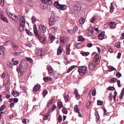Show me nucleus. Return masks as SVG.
Masks as SVG:
<instances>
[{
    "mask_svg": "<svg viewBox=\"0 0 124 124\" xmlns=\"http://www.w3.org/2000/svg\"><path fill=\"white\" fill-rule=\"evenodd\" d=\"M27 61L25 60H22L19 67L16 68V70L18 73L22 72V71L25 72L27 68Z\"/></svg>",
    "mask_w": 124,
    "mask_h": 124,
    "instance_id": "f257e3e1",
    "label": "nucleus"
},
{
    "mask_svg": "<svg viewBox=\"0 0 124 124\" xmlns=\"http://www.w3.org/2000/svg\"><path fill=\"white\" fill-rule=\"evenodd\" d=\"M34 33L36 36L38 38V39L40 42L43 44H44L46 40V38L44 37L41 36L39 34L37 30L36 27H34Z\"/></svg>",
    "mask_w": 124,
    "mask_h": 124,
    "instance_id": "f03ea898",
    "label": "nucleus"
},
{
    "mask_svg": "<svg viewBox=\"0 0 124 124\" xmlns=\"http://www.w3.org/2000/svg\"><path fill=\"white\" fill-rule=\"evenodd\" d=\"M78 72L80 75L82 76L86 73L87 71V67L85 66H81L79 67Z\"/></svg>",
    "mask_w": 124,
    "mask_h": 124,
    "instance_id": "7ed1b4c3",
    "label": "nucleus"
},
{
    "mask_svg": "<svg viewBox=\"0 0 124 124\" xmlns=\"http://www.w3.org/2000/svg\"><path fill=\"white\" fill-rule=\"evenodd\" d=\"M7 14L8 16L14 21H17L18 20L19 18L15 14H12L8 10H7Z\"/></svg>",
    "mask_w": 124,
    "mask_h": 124,
    "instance_id": "20e7f679",
    "label": "nucleus"
},
{
    "mask_svg": "<svg viewBox=\"0 0 124 124\" xmlns=\"http://www.w3.org/2000/svg\"><path fill=\"white\" fill-rule=\"evenodd\" d=\"M57 19L54 16V14H52L49 20V25L50 26H52L55 23Z\"/></svg>",
    "mask_w": 124,
    "mask_h": 124,
    "instance_id": "39448f33",
    "label": "nucleus"
},
{
    "mask_svg": "<svg viewBox=\"0 0 124 124\" xmlns=\"http://www.w3.org/2000/svg\"><path fill=\"white\" fill-rule=\"evenodd\" d=\"M43 4L42 5L44 7L45 6L44 8H46L48 7L47 4L51 5L52 3L51 0H41Z\"/></svg>",
    "mask_w": 124,
    "mask_h": 124,
    "instance_id": "423d86ee",
    "label": "nucleus"
},
{
    "mask_svg": "<svg viewBox=\"0 0 124 124\" xmlns=\"http://www.w3.org/2000/svg\"><path fill=\"white\" fill-rule=\"evenodd\" d=\"M35 52L36 54L38 56L42 57L44 54V51L41 49L37 48L35 50Z\"/></svg>",
    "mask_w": 124,
    "mask_h": 124,
    "instance_id": "0eeeda50",
    "label": "nucleus"
},
{
    "mask_svg": "<svg viewBox=\"0 0 124 124\" xmlns=\"http://www.w3.org/2000/svg\"><path fill=\"white\" fill-rule=\"evenodd\" d=\"M25 20L24 18V17L22 16L19 19V24H23L25 25Z\"/></svg>",
    "mask_w": 124,
    "mask_h": 124,
    "instance_id": "6e6552de",
    "label": "nucleus"
},
{
    "mask_svg": "<svg viewBox=\"0 0 124 124\" xmlns=\"http://www.w3.org/2000/svg\"><path fill=\"white\" fill-rule=\"evenodd\" d=\"M54 5L57 8L62 10V5L59 4L58 1L55 2H54Z\"/></svg>",
    "mask_w": 124,
    "mask_h": 124,
    "instance_id": "1a4fd4ad",
    "label": "nucleus"
},
{
    "mask_svg": "<svg viewBox=\"0 0 124 124\" xmlns=\"http://www.w3.org/2000/svg\"><path fill=\"white\" fill-rule=\"evenodd\" d=\"M39 29L40 31L43 32H44L46 31V29L45 27L42 24H40L39 26Z\"/></svg>",
    "mask_w": 124,
    "mask_h": 124,
    "instance_id": "9d476101",
    "label": "nucleus"
},
{
    "mask_svg": "<svg viewBox=\"0 0 124 124\" xmlns=\"http://www.w3.org/2000/svg\"><path fill=\"white\" fill-rule=\"evenodd\" d=\"M74 92L76 99L77 100H79L80 98V95L79 94L77 89H75V90L74 91Z\"/></svg>",
    "mask_w": 124,
    "mask_h": 124,
    "instance_id": "9b49d317",
    "label": "nucleus"
},
{
    "mask_svg": "<svg viewBox=\"0 0 124 124\" xmlns=\"http://www.w3.org/2000/svg\"><path fill=\"white\" fill-rule=\"evenodd\" d=\"M88 35L89 36H91L92 35L93 32V29L92 27H89L88 28Z\"/></svg>",
    "mask_w": 124,
    "mask_h": 124,
    "instance_id": "f8f14e48",
    "label": "nucleus"
},
{
    "mask_svg": "<svg viewBox=\"0 0 124 124\" xmlns=\"http://www.w3.org/2000/svg\"><path fill=\"white\" fill-rule=\"evenodd\" d=\"M70 45L69 44L66 47V54L67 55H69L70 54Z\"/></svg>",
    "mask_w": 124,
    "mask_h": 124,
    "instance_id": "ddd939ff",
    "label": "nucleus"
},
{
    "mask_svg": "<svg viewBox=\"0 0 124 124\" xmlns=\"http://www.w3.org/2000/svg\"><path fill=\"white\" fill-rule=\"evenodd\" d=\"M64 100L65 102H68V101L69 99V94L65 93L64 94Z\"/></svg>",
    "mask_w": 124,
    "mask_h": 124,
    "instance_id": "4468645a",
    "label": "nucleus"
},
{
    "mask_svg": "<svg viewBox=\"0 0 124 124\" xmlns=\"http://www.w3.org/2000/svg\"><path fill=\"white\" fill-rule=\"evenodd\" d=\"M74 9L76 10H79L81 9V5L79 4H76L74 6Z\"/></svg>",
    "mask_w": 124,
    "mask_h": 124,
    "instance_id": "2eb2a0df",
    "label": "nucleus"
},
{
    "mask_svg": "<svg viewBox=\"0 0 124 124\" xmlns=\"http://www.w3.org/2000/svg\"><path fill=\"white\" fill-rule=\"evenodd\" d=\"M104 34V32H102L99 34L98 37L100 39L102 40L103 39Z\"/></svg>",
    "mask_w": 124,
    "mask_h": 124,
    "instance_id": "dca6fc26",
    "label": "nucleus"
},
{
    "mask_svg": "<svg viewBox=\"0 0 124 124\" xmlns=\"http://www.w3.org/2000/svg\"><path fill=\"white\" fill-rule=\"evenodd\" d=\"M27 3L29 6L32 7L33 6L34 3L32 0H27Z\"/></svg>",
    "mask_w": 124,
    "mask_h": 124,
    "instance_id": "f3484780",
    "label": "nucleus"
},
{
    "mask_svg": "<svg viewBox=\"0 0 124 124\" xmlns=\"http://www.w3.org/2000/svg\"><path fill=\"white\" fill-rule=\"evenodd\" d=\"M89 69L90 70H92L95 68V65L92 63H90L88 65Z\"/></svg>",
    "mask_w": 124,
    "mask_h": 124,
    "instance_id": "a211bd4d",
    "label": "nucleus"
},
{
    "mask_svg": "<svg viewBox=\"0 0 124 124\" xmlns=\"http://www.w3.org/2000/svg\"><path fill=\"white\" fill-rule=\"evenodd\" d=\"M11 94L14 96L15 97H17L19 95V93L18 92L15 91L13 90L11 92Z\"/></svg>",
    "mask_w": 124,
    "mask_h": 124,
    "instance_id": "6ab92c4d",
    "label": "nucleus"
},
{
    "mask_svg": "<svg viewBox=\"0 0 124 124\" xmlns=\"http://www.w3.org/2000/svg\"><path fill=\"white\" fill-rule=\"evenodd\" d=\"M99 56L98 55L96 54L93 58V61L94 62H97L99 59Z\"/></svg>",
    "mask_w": 124,
    "mask_h": 124,
    "instance_id": "aec40b11",
    "label": "nucleus"
},
{
    "mask_svg": "<svg viewBox=\"0 0 124 124\" xmlns=\"http://www.w3.org/2000/svg\"><path fill=\"white\" fill-rule=\"evenodd\" d=\"M114 22H111L109 24L110 25V27L111 29H113L115 28L116 26L115 24L114 23Z\"/></svg>",
    "mask_w": 124,
    "mask_h": 124,
    "instance_id": "412c9836",
    "label": "nucleus"
},
{
    "mask_svg": "<svg viewBox=\"0 0 124 124\" xmlns=\"http://www.w3.org/2000/svg\"><path fill=\"white\" fill-rule=\"evenodd\" d=\"M40 87V85L38 84L35 85L33 88L34 92H36L39 89Z\"/></svg>",
    "mask_w": 124,
    "mask_h": 124,
    "instance_id": "4be33fe9",
    "label": "nucleus"
},
{
    "mask_svg": "<svg viewBox=\"0 0 124 124\" xmlns=\"http://www.w3.org/2000/svg\"><path fill=\"white\" fill-rule=\"evenodd\" d=\"M25 25L23 24H20L18 27L19 30L21 31H23L24 29Z\"/></svg>",
    "mask_w": 124,
    "mask_h": 124,
    "instance_id": "5701e85b",
    "label": "nucleus"
},
{
    "mask_svg": "<svg viewBox=\"0 0 124 124\" xmlns=\"http://www.w3.org/2000/svg\"><path fill=\"white\" fill-rule=\"evenodd\" d=\"M0 18L3 21H4L7 23H8V21L6 17L2 14H1Z\"/></svg>",
    "mask_w": 124,
    "mask_h": 124,
    "instance_id": "b1692460",
    "label": "nucleus"
},
{
    "mask_svg": "<svg viewBox=\"0 0 124 124\" xmlns=\"http://www.w3.org/2000/svg\"><path fill=\"white\" fill-rule=\"evenodd\" d=\"M62 51L61 46H59L57 50V55H60Z\"/></svg>",
    "mask_w": 124,
    "mask_h": 124,
    "instance_id": "393cba45",
    "label": "nucleus"
},
{
    "mask_svg": "<svg viewBox=\"0 0 124 124\" xmlns=\"http://www.w3.org/2000/svg\"><path fill=\"white\" fill-rule=\"evenodd\" d=\"M47 68L48 69V72L49 74L52 73H53V70L51 66H48Z\"/></svg>",
    "mask_w": 124,
    "mask_h": 124,
    "instance_id": "a878e982",
    "label": "nucleus"
},
{
    "mask_svg": "<svg viewBox=\"0 0 124 124\" xmlns=\"http://www.w3.org/2000/svg\"><path fill=\"white\" fill-rule=\"evenodd\" d=\"M77 66L76 65H73L70 67L68 70L67 72L68 73H69L70 71H71L73 69L75 68V67Z\"/></svg>",
    "mask_w": 124,
    "mask_h": 124,
    "instance_id": "bb28decb",
    "label": "nucleus"
},
{
    "mask_svg": "<svg viewBox=\"0 0 124 124\" xmlns=\"http://www.w3.org/2000/svg\"><path fill=\"white\" fill-rule=\"evenodd\" d=\"M117 80V79L116 78H114L108 80L109 82L110 83H115Z\"/></svg>",
    "mask_w": 124,
    "mask_h": 124,
    "instance_id": "cd10ccee",
    "label": "nucleus"
},
{
    "mask_svg": "<svg viewBox=\"0 0 124 124\" xmlns=\"http://www.w3.org/2000/svg\"><path fill=\"white\" fill-rule=\"evenodd\" d=\"M43 79L45 81L47 82L49 80H51L52 79L50 77H44Z\"/></svg>",
    "mask_w": 124,
    "mask_h": 124,
    "instance_id": "c85d7f7f",
    "label": "nucleus"
},
{
    "mask_svg": "<svg viewBox=\"0 0 124 124\" xmlns=\"http://www.w3.org/2000/svg\"><path fill=\"white\" fill-rule=\"evenodd\" d=\"M67 40V38L66 36H64L62 37V43H63L64 44H66V41Z\"/></svg>",
    "mask_w": 124,
    "mask_h": 124,
    "instance_id": "c756f323",
    "label": "nucleus"
},
{
    "mask_svg": "<svg viewBox=\"0 0 124 124\" xmlns=\"http://www.w3.org/2000/svg\"><path fill=\"white\" fill-rule=\"evenodd\" d=\"M108 71L109 72H111L113 71L116 70V69L114 67L111 66H110L108 67Z\"/></svg>",
    "mask_w": 124,
    "mask_h": 124,
    "instance_id": "7c9ffc66",
    "label": "nucleus"
},
{
    "mask_svg": "<svg viewBox=\"0 0 124 124\" xmlns=\"http://www.w3.org/2000/svg\"><path fill=\"white\" fill-rule=\"evenodd\" d=\"M49 36L50 40L52 41L51 43H52L55 39V37L52 34H50L49 35Z\"/></svg>",
    "mask_w": 124,
    "mask_h": 124,
    "instance_id": "2f4dec72",
    "label": "nucleus"
},
{
    "mask_svg": "<svg viewBox=\"0 0 124 124\" xmlns=\"http://www.w3.org/2000/svg\"><path fill=\"white\" fill-rule=\"evenodd\" d=\"M74 111L76 113H79V111L78 108V106L77 105H76L74 107Z\"/></svg>",
    "mask_w": 124,
    "mask_h": 124,
    "instance_id": "473e14b6",
    "label": "nucleus"
},
{
    "mask_svg": "<svg viewBox=\"0 0 124 124\" xmlns=\"http://www.w3.org/2000/svg\"><path fill=\"white\" fill-rule=\"evenodd\" d=\"M57 106L58 108L60 109L62 108V102L59 101L57 103Z\"/></svg>",
    "mask_w": 124,
    "mask_h": 124,
    "instance_id": "72a5a7b5",
    "label": "nucleus"
},
{
    "mask_svg": "<svg viewBox=\"0 0 124 124\" xmlns=\"http://www.w3.org/2000/svg\"><path fill=\"white\" fill-rule=\"evenodd\" d=\"M85 19L82 18L79 20V22L81 24H83L85 22Z\"/></svg>",
    "mask_w": 124,
    "mask_h": 124,
    "instance_id": "f704fd0d",
    "label": "nucleus"
},
{
    "mask_svg": "<svg viewBox=\"0 0 124 124\" xmlns=\"http://www.w3.org/2000/svg\"><path fill=\"white\" fill-rule=\"evenodd\" d=\"M78 41H80L82 42L84 41L85 40V39L81 36H79L78 37Z\"/></svg>",
    "mask_w": 124,
    "mask_h": 124,
    "instance_id": "c9c22d12",
    "label": "nucleus"
},
{
    "mask_svg": "<svg viewBox=\"0 0 124 124\" xmlns=\"http://www.w3.org/2000/svg\"><path fill=\"white\" fill-rule=\"evenodd\" d=\"M95 115L96 117V121L98 122L99 119V115L98 112H96Z\"/></svg>",
    "mask_w": 124,
    "mask_h": 124,
    "instance_id": "e433bc0d",
    "label": "nucleus"
},
{
    "mask_svg": "<svg viewBox=\"0 0 124 124\" xmlns=\"http://www.w3.org/2000/svg\"><path fill=\"white\" fill-rule=\"evenodd\" d=\"M81 54H82L83 56H87L89 54V53L88 52H81Z\"/></svg>",
    "mask_w": 124,
    "mask_h": 124,
    "instance_id": "4c0bfd02",
    "label": "nucleus"
},
{
    "mask_svg": "<svg viewBox=\"0 0 124 124\" xmlns=\"http://www.w3.org/2000/svg\"><path fill=\"white\" fill-rule=\"evenodd\" d=\"M68 111L66 108H62V113L66 115L68 113Z\"/></svg>",
    "mask_w": 124,
    "mask_h": 124,
    "instance_id": "58836bf2",
    "label": "nucleus"
},
{
    "mask_svg": "<svg viewBox=\"0 0 124 124\" xmlns=\"http://www.w3.org/2000/svg\"><path fill=\"white\" fill-rule=\"evenodd\" d=\"M97 18L96 16L92 17L91 19L90 22L92 23H94L95 20Z\"/></svg>",
    "mask_w": 124,
    "mask_h": 124,
    "instance_id": "ea45409f",
    "label": "nucleus"
},
{
    "mask_svg": "<svg viewBox=\"0 0 124 124\" xmlns=\"http://www.w3.org/2000/svg\"><path fill=\"white\" fill-rule=\"evenodd\" d=\"M111 6L110 7V12L112 13L113 12L114 9V8L113 6V4L112 3H111Z\"/></svg>",
    "mask_w": 124,
    "mask_h": 124,
    "instance_id": "a19ab883",
    "label": "nucleus"
},
{
    "mask_svg": "<svg viewBox=\"0 0 124 124\" xmlns=\"http://www.w3.org/2000/svg\"><path fill=\"white\" fill-rule=\"evenodd\" d=\"M115 46L118 48H119L120 46V43L118 42L116 43L115 44Z\"/></svg>",
    "mask_w": 124,
    "mask_h": 124,
    "instance_id": "79ce46f5",
    "label": "nucleus"
},
{
    "mask_svg": "<svg viewBox=\"0 0 124 124\" xmlns=\"http://www.w3.org/2000/svg\"><path fill=\"white\" fill-rule=\"evenodd\" d=\"M32 22L33 23H34L37 20V19L36 17L34 16H33L32 18Z\"/></svg>",
    "mask_w": 124,
    "mask_h": 124,
    "instance_id": "37998d69",
    "label": "nucleus"
},
{
    "mask_svg": "<svg viewBox=\"0 0 124 124\" xmlns=\"http://www.w3.org/2000/svg\"><path fill=\"white\" fill-rule=\"evenodd\" d=\"M7 65L10 68H12V65L11 62H8L7 63Z\"/></svg>",
    "mask_w": 124,
    "mask_h": 124,
    "instance_id": "c03bdc74",
    "label": "nucleus"
},
{
    "mask_svg": "<svg viewBox=\"0 0 124 124\" xmlns=\"http://www.w3.org/2000/svg\"><path fill=\"white\" fill-rule=\"evenodd\" d=\"M6 106L5 105H2L0 108V111H2L5 109Z\"/></svg>",
    "mask_w": 124,
    "mask_h": 124,
    "instance_id": "a18cd8bd",
    "label": "nucleus"
},
{
    "mask_svg": "<svg viewBox=\"0 0 124 124\" xmlns=\"http://www.w3.org/2000/svg\"><path fill=\"white\" fill-rule=\"evenodd\" d=\"M73 32H74V34L78 30V27L75 26L72 29Z\"/></svg>",
    "mask_w": 124,
    "mask_h": 124,
    "instance_id": "49530a36",
    "label": "nucleus"
},
{
    "mask_svg": "<svg viewBox=\"0 0 124 124\" xmlns=\"http://www.w3.org/2000/svg\"><path fill=\"white\" fill-rule=\"evenodd\" d=\"M108 90H114L115 89V87L113 86H110L108 87V88L107 89Z\"/></svg>",
    "mask_w": 124,
    "mask_h": 124,
    "instance_id": "de8ad7c7",
    "label": "nucleus"
},
{
    "mask_svg": "<svg viewBox=\"0 0 124 124\" xmlns=\"http://www.w3.org/2000/svg\"><path fill=\"white\" fill-rule=\"evenodd\" d=\"M25 31L29 35L32 36V33L30 31L28 30L27 29H26Z\"/></svg>",
    "mask_w": 124,
    "mask_h": 124,
    "instance_id": "09e8293b",
    "label": "nucleus"
},
{
    "mask_svg": "<svg viewBox=\"0 0 124 124\" xmlns=\"http://www.w3.org/2000/svg\"><path fill=\"white\" fill-rule=\"evenodd\" d=\"M121 76V73L119 72H117L116 73V77L117 78H119Z\"/></svg>",
    "mask_w": 124,
    "mask_h": 124,
    "instance_id": "8fccbe9b",
    "label": "nucleus"
},
{
    "mask_svg": "<svg viewBox=\"0 0 124 124\" xmlns=\"http://www.w3.org/2000/svg\"><path fill=\"white\" fill-rule=\"evenodd\" d=\"M77 48L78 49H80L82 47V45L80 43H78L76 45Z\"/></svg>",
    "mask_w": 124,
    "mask_h": 124,
    "instance_id": "3c124183",
    "label": "nucleus"
},
{
    "mask_svg": "<svg viewBox=\"0 0 124 124\" xmlns=\"http://www.w3.org/2000/svg\"><path fill=\"white\" fill-rule=\"evenodd\" d=\"M96 93V90L95 89H93L92 93V95L93 96H95Z\"/></svg>",
    "mask_w": 124,
    "mask_h": 124,
    "instance_id": "603ef678",
    "label": "nucleus"
},
{
    "mask_svg": "<svg viewBox=\"0 0 124 124\" xmlns=\"http://www.w3.org/2000/svg\"><path fill=\"white\" fill-rule=\"evenodd\" d=\"M68 31L70 33L73 34H74L73 29H69L68 30Z\"/></svg>",
    "mask_w": 124,
    "mask_h": 124,
    "instance_id": "864d4df0",
    "label": "nucleus"
},
{
    "mask_svg": "<svg viewBox=\"0 0 124 124\" xmlns=\"http://www.w3.org/2000/svg\"><path fill=\"white\" fill-rule=\"evenodd\" d=\"M4 5V0H0V5L3 6Z\"/></svg>",
    "mask_w": 124,
    "mask_h": 124,
    "instance_id": "5fc2aeb1",
    "label": "nucleus"
},
{
    "mask_svg": "<svg viewBox=\"0 0 124 124\" xmlns=\"http://www.w3.org/2000/svg\"><path fill=\"white\" fill-rule=\"evenodd\" d=\"M47 92L46 90H44L43 92V95L45 96L47 94Z\"/></svg>",
    "mask_w": 124,
    "mask_h": 124,
    "instance_id": "6e6d98bb",
    "label": "nucleus"
},
{
    "mask_svg": "<svg viewBox=\"0 0 124 124\" xmlns=\"http://www.w3.org/2000/svg\"><path fill=\"white\" fill-rule=\"evenodd\" d=\"M68 62V59L67 58H65L64 60V63L66 64L67 65V62Z\"/></svg>",
    "mask_w": 124,
    "mask_h": 124,
    "instance_id": "4d7b16f0",
    "label": "nucleus"
},
{
    "mask_svg": "<svg viewBox=\"0 0 124 124\" xmlns=\"http://www.w3.org/2000/svg\"><path fill=\"white\" fill-rule=\"evenodd\" d=\"M103 102L102 101L98 100L97 101V104L98 105H102Z\"/></svg>",
    "mask_w": 124,
    "mask_h": 124,
    "instance_id": "13d9d810",
    "label": "nucleus"
},
{
    "mask_svg": "<svg viewBox=\"0 0 124 124\" xmlns=\"http://www.w3.org/2000/svg\"><path fill=\"white\" fill-rule=\"evenodd\" d=\"M12 46L14 48V50H16L18 48L17 46L14 43L12 45Z\"/></svg>",
    "mask_w": 124,
    "mask_h": 124,
    "instance_id": "bf43d9fd",
    "label": "nucleus"
},
{
    "mask_svg": "<svg viewBox=\"0 0 124 124\" xmlns=\"http://www.w3.org/2000/svg\"><path fill=\"white\" fill-rule=\"evenodd\" d=\"M26 58L27 60L29 61L31 63L32 62V60L31 58L26 57Z\"/></svg>",
    "mask_w": 124,
    "mask_h": 124,
    "instance_id": "052dcab7",
    "label": "nucleus"
},
{
    "mask_svg": "<svg viewBox=\"0 0 124 124\" xmlns=\"http://www.w3.org/2000/svg\"><path fill=\"white\" fill-rule=\"evenodd\" d=\"M62 117L60 115V116H59L58 118V122L60 123L62 121Z\"/></svg>",
    "mask_w": 124,
    "mask_h": 124,
    "instance_id": "680f3d73",
    "label": "nucleus"
},
{
    "mask_svg": "<svg viewBox=\"0 0 124 124\" xmlns=\"http://www.w3.org/2000/svg\"><path fill=\"white\" fill-rule=\"evenodd\" d=\"M54 99H53L51 101H49L47 105V107H48L50 106V105L52 103V101L54 100Z\"/></svg>",
    "mask_w": 124,
    "mask_h": 124,
    "instance_id": "e2e57ef3",
    "label": "nucleus"
},
{
    "mask_svg": "<svg viewBox=\"0 0 124 124\" xmlns=\"http://www.w3.org/2000/svg\"><path fill=\"white\" fill-rule=\"evenodd\" d=\"M91 101H89V102H88L87 103L86 105V106L88 108H89V106L90 105V104H91Z\"/></svg>",
    "mask_w": 124,
    "mask_h": 124,
    "instance_id": "0e129e2a",
    "label": "nucleus"
},
{
    "mask_svg": "<svg viewBox=\"0 0 124 124\" xmlns=\"http://www.w3.org/2000/svg\"><path fill=\"white\" fill-rule=\"evenodd\" d=\"M67 8V7L65 5H62V10H66Z\"/></svg>",
    "mask_w": 124,
    "mask_h": 124,
    "instance_id": "69168bd1",
    "label": "nucleus"
},
{
    "mask_svg": "<svg viewBox=\"0 0 124 124\" xmlns=\"http://www.w3.org/2000/svg\"><path fill=\"white\" fill-rule=\"evenodd\" d=\"M13 101L15 103H17L18 102V100L17 98H15L13 99Z\"/></svg>",
    "mask_w": 124,
    "mask_h": 124,
    "instance_id": "338daca9",
    "label": "nucleus"
},
{
    "mask_svg": "<svg viewBox=\"0 0 124 124\" xmlns=\"http://www.w3.org/2000/svg\"><path fill=\"white\" fill-rule=\"evenodd\" d=\"M121 55V54L119 53H118V55L117 56V58L118 59H119Z\"/></svg>",
    "mask_w": 124,
    "mask_h": 124,
    "instance_id": "774afa93",
    "label": "nucleus"
}]
</instances>
